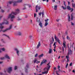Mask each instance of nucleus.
Masks as SVG:
<instances>
[{
  "instance_id": "052dcab7",
  "label": "nucleus",
  "mask_w": 75,
  "mask_h": 75,
  "mask_svg": "<svg viewBox=\"0 0 75 75\" xmlns=\"http://www.w3.org/2000/svg\"><path fill=\"white\" fill-rule=\"evenodd\" d=\"M68 5H69L70 4V2H69V1H68Z\"/></svg>"
},
{
  "instance_id": "393cba45",
  "label": "nucleus",
  "mask_w": 75,
  "mask_h": 75,
  "mask_svg": "<svg viewBox=\"0 0 75 75\" xmlns=\"http://www.w3.org/2000/svg\"><path fill=\"white\" fill-rule=\"evenodd\" d=\"M21 34H22V33L20 32H19L18 33V35L20 36L21 35Z\"/></svg>"
},
{
  "instance_id": "603ef678",
  "label": "nucleus",
  "mask_w": 75,
  "mask_h": 75,
  "mask_svg": "<svg viewBox=\"0 0 75 75\" xmlns=\"http://www.w3.org/2000/svg\"><path fill=\"white\" fill-rule=\"evenodd\" d=\"M1 41H2V42H3V43H5V42L3 41V39H1Z\"/></svg>"
},
{
  "instance_id": "864d4df0",
  "label": "nucleus",
  "mask_w": 75,
  "mask_h": 75,
  "mask_svg": "<svg viewBox=\"0 0 75 75\" xmlns=\"http://www.w3.org/2000/svg\"><path fill=\"white\" fill-rule=\"evenodd\" d=\"M65 34L66 35H68V33L67 32V31L66 32Z\"/></svg>"
},
{
  "instance_id": "4d7b16f0",
  "label": "nucleus",
  "mask_w": 75,
  "mask_h": 75,
  "mask_svg": "<svg viewBox=\"0 0 75 75\" xmlns=\"http://www.w3.org/2000/svg\"><path fill=\"white\" fill-rule=\"evenodd\" d=\"M40 62L38 61L37 62H36V64H38V63H40Z\"/></svg>"
},
{
  "instance_id": "680f3d73",
  "label": "nucleus",
  "mask_w": 75,
  "mask_h": 75,
  "mask_svg": "<svg viewBox=\"0 0 75 75\" xmlns=\"http://www.w3.org/2000/svg\"><path fill=\"white\" fill-rule=\"evenodd\" d=\"M71 25H74V23H72V22H71Z\"/></svg>"
},
{
  "instance_id": "49530a36",
  "label": "nucleus",
  "mask_w": 75,
  "mask_h": 75,
  "mask_svg": "<svg viewBox=\"0 0 75 75\" xmlns=\"http://www.w3.org/2000/svg\"><path fill=\"white\" fill-rule=\"evenodd\" d=\"M36 17V13H34V17L35 18Z\"/></svg>"
},
{
  "instance_id": "cd10ccee",
  "label": "nucleus",
  "mask_w": 75,
  "mask_h": 75,
  "mask_svg": "<svg viewBox=\"0 0 75 75\" xmlns=\"http://www.w3.org/2000/svg\"><path fill=\"white\" fill-rule=\"evenodd\" d=\"M73 18H74V17L73 16V15H72V14H71V20H73Z\"/></svg>"
},
{
  "instance_id": "8fccbe9b",
  "label": "nucleus",
  "mask_w": 75,
  "mask_h": 75,
  "mask_svg": "<svg viewBox=\"0 0 75 75\" xmlns=\"http://www.w3.org/2000/svg\"><path fill=\"white\" fill-rule=\"evenodd\" d=\"M56 72L57 75H59V74H58V71H56Z\"/></svg>"
},
{
  "instance_id": "6e6552de",
  "label": "nucleus",
  "mask_w": 75,
  "mask_h": 75,
  "mask_svg": "<svg viewBox=\"0 0 75 75\" xmlns=\"http://www.w3.org/2000/svg\"><path fill=\"white\" fill-rule=\"evenodd\" d=\"M37 22L39 23V25L41 27H42V23L41 22H40V19H39L38 20H37Z\"/></svg>"
},
{
  "instance_id": "f3484780",
  "label": "nucleus",
  "mask_w": 75,
  "mask_h": 75,
  "mask_svg": "<svg viewBox=\"0 0 75 75\" xmlns=\"http://www.w3.org/2000/svg\"><path fill=\"white\" fill-rule=\"evenodd\" d=\"M44 55V54H41V55H40L39 56V58H41V57H42Z\"/></svg>"
},
{
  "instance_id": "0eeeda50",
  "label": "nucleus",
  "mask_w": 75,
  "mask_h": 75,
  "mask_svg": "<svg viewBox=\"0 0 75 75\" xmlns=\"http://www.w3.org/2000/svg\"><path fill=\"white\" fill-rule=\"evenodd\" d=\"M12 71V68H11V67H10L8 69L7 72L8 73H9V74H10Z\"/></svg>"
},
{
  "instance_id": "bb28decb",
  "label": "nucleus",
  "mask_w": 75,
  "mask_h": 75,
  "mask_svg": "<svg viewBox=\"0 0 75 75\" xmlns=\"http://www.w3.org/2000/svg\"><path fill=\"white\" fill-rule=\"evenodd\" d=\"M68 16L69 17L68 21H70V16H69V15L68 14Z\"/></svg>"
},
{
  "instance_id": "aec40b11",
  "label": "nucleus",
  "mask_w": 75,
  "mask_h": 75,
  "mask_svg": "<svg viewBox=\"0 0 75 75\" xmlns=\"http://www.w3.org/2000/svg\"><path fill=\"white\" fill-rule=\"evenodd\" d=\"M63 45L64 48H66V47H67V46L65 45V43H63Z\"/></svg>"
},
{
  "instance_id": "c9c22d12",
  "label": "nucleus",
  "mask_w": 75,
  "mask_h": 75,
  "mask_svg": "<svg viewBox=\"0 0 75 75\" xmlns=\"http://www.w3.org/2000/svg\"><path fill=\"white\" fill-rule=\"evenodd\" d=\"M42 17H43L44 15V11H43L42 12Z\"/></svg>"
},
{
  "instance_id": "473e14b6",
  "label": "nucleus",
  "mask_w": 75,
  "mask_h": 75,
  "mask_svg": "<svg viewBox=\"0 0 75 75\" xmlns=\"http://www.w3.org/2000/svg\"><path fill=\"white\" fill-rule=\"evenodd\" d=\"M1 50H2V51H5V49H4V48H1Z\"/></svg>"
},
{
  "instance_id": "1a4fd4ad",
  "label": "nucleus",
  "mask_w": 75,
  "mask_h": 75,
  "mask_svg": "<svg viewBox=\"0 0 75 75\" xmlns=\"http://www.w3.org/2000/svg\"><path fill=\"white\" fill-rule=\"evenodd\" d=\"M28 67H29V66L28 65V64H27L26 66V68H25V72H28ZM26 68H27V69Z\"/></svg>"
},
{
  "instance_id": "b1692460",
  "label": "nucleus",
  "mask_w": 75,
  "mask_h": 75,
  "mask_svg": "<svg viewBox=\"0 0 75 75\" xmlns=\"http://www.w3.org/2000/svg\"><path fill=\"white\" fill-rule=\"evenodd\" d=\"M34 63H36V62L37 61V59L35 58V60L33 61Z\"/></svg>"
},
{
  "instance_id": "412c9836",
  "label": "nucleus",
  "mask_w": 75,
  "mask_h": 75,
  "mask_svg": "<svg viewBox=\"0 0 75 75\" xmlns=\"http://www.w3.org/2000/svg\"><path fill=\"white\" fill-rule=\"evenodd\" d=\"M13 1H10L8 2V3L9 4H11L12 3H13Z\"/></svg>"
},
{
  "instance_id": "c85d7f7f",
  "label": "nucleus",
  "mask_w": 75,
  "mask_h": 75,
  "mask_svg": "<svg viewBox=\"0 0 75 75\" xmlns=\"http://www.w3.org/2000/svg\"><path fill=\"white\" fill-rule=\"evenodd\" d=\"M72 7H75V4H74L72 3Z\"/></svg>"
},
{
  "instance_id": "e2e57ef3",
  "label": "nucleus",
  "mask_w": 75,
  "mask_h": 75,
  "mask_svg": "<svg viewBox=\"0 0 75 75\" xmlns=\"http://www.w3.org/2000/svg\"><path fill=\"white\" fill-rule=\"evenodd\" d=\"M50 62H49L48 64H47V65H50Z\"/></svg>"
},
{
  "instance_id": "6ab92c4d",
  "label": "nucleus",
  "mask_w": 75,
  "mask_h": 75,
  "mask_svg": "<svg viewBox=\"0 0 75 75\" xmlns=\"http://www.w3.org/2000/svg\"><path fill=\"white\" fill-rule=\"evenodd\" d=\"M27 6V5L26 4H25L24 5V8H23V10H25V9H26V8H25V7H26Z\"/></svg>"
},
{
  "instance_id": "f257e3e1",
  "label": "nucleus",
  "mask_w": 75,
  "mask_h": 75,
  "mask_svg": "<svg viewBox=\"0 0 75 75\" xmlns=\"http://www.w3.org/2000/svg\"><path fill=\"white\" fill-rule=\"evenodd\" d=\"M4 22H2L1 23H0V29H1V30H0V32L1 31H2V32L4 33V32L7 31V30H11V28H12V25H11L9 26V27L8 28H7L4 30H2V29H3V28L4 27V26L2 25H3L4 24H5L6 25H7L9 23L8 22L6 19L5 20H4Z\"/></svg>"
},
{
  "instance_id": "5fc2aeb1",
  "label": "nucleus",
  "mask_w": 75,
  "mask_h": 75,
  "mask_svg": "<svg viewBox=\"0 0 75 75\" xmlns=\"http://www.w3.org/2000/svg\"><path fill=\"white\" fill-rule=\"evenodd\" d=\"M72 63H71L70 64V66L71 67V66H72Z\"/></svg>"
},
{
  "instance_id": "ea45409f",
  "label": "nucleus",
  "mask_w": 75,
  "mask_h": 75,
  "mask_svg": "<svg viewBox=\"0 0 75 75\" xmlns=\"http://www.w3.org/2000/svg\"><path fill=\"white\" fill-rule=\"evenodd\" d=\"M71 12H72L74 10V9L73 8H71Z\"/></svg>"
},
{
  "instance_id": "a878e982",
  "label": "nucleus",
  "mask_w": 75,
  "mask_h": 75,
  "mask_svg": "<svg viewBox=\"0 0 75 75\" xmlns=\"http://www.w3.org/2000/svg\"><path fill=\"white\" fill-rule=\"evenodd\" d=\"M3 35H5V36H6V37H7L8 38H9V39H10V37H9V36H8V35H7L4 34Z\"/></svg>"
},
{
  "instance_id": "a18cd8bd",
  "label": "nucleus",
  "mask_w": 75,
  "mask_h": 75,
  "mask_svg": "<svg viewBox=\"0 0 75 75\" xmlns=\"http://www.w3.org/2000/svg\"><path fill=\"white\" fill-rule=\"evenodd\" d=\"M62 50L63 51V52H64V48L63 47H62Z\"/></svg>"
},
{
  "instance_id": "de8ad7c7",
  "label": "nucleus",
  "mask_w": 75,
  "mask_h": 75,
  "mask_svg": "<svg viewBox=\"0 0 75 75\" xmlns=\"http://www.w3.org/2000/svg\"><path fill=\"white\" fill-rule=\"evenodd\" d=\"M0 59H2V60L4 59V57L1 58Z\"/></svg>"
},
{
  "instance_id": "f704fd0d",
  "label": "nucleus",
  "mask_w": 75,
  "mask_h": 75,
  "mask_svg": "<svg viewBox=\"0 0 75 75\" xmlns=\"http://www.w3.org/2000/svg\"><path fill=\"white\" fill-rule=\"evenodd\" d=\"M14 69L15 70H16L17 69V66H15L14 67Z\"/></svg>"
},
{
  "instance_id": "4468645a",
  "label": "nucleus",
  "mask_w": 75,
  "mask_h": 75,
  "mask_svg": "<svg viewBox=\"0 0 75 75\" xmlns=\"http://www.w3.org/2000/svg\"><path fill=\"white\" fill-rule=\"evenodd\" d=\"M67 10H71V7L69 6H67Z\"/></svg>"
},
{
  "instance_id": "4c0bfd02",
  "label": "nucleus",
  "mask_w": 75,
  "mask_h": 75,
  "mask_svg": "<svg viewBox=\"0 0 75 75\" xmlns=\"http://www.w3.org/2000/svg\"><path fill=\"white\" fill-rule=\"evenodd\" d=\"M52 42H54V38H53V37L52 38Z\"/></svg>"
},
{
  "instance_id": "79ce46f5",
  "label": "nucleus",
  "mask_w": 75,
  "mask_h": 75,
  "mask_svg": "<svg viewBox=\"0 0 75 75\" xmlns=\"http://www.w3.org/2000/svg\"><path fill=\"white\" fill-rule=\"evenodd\" d=\"M37 55H38V54H36L35 55V57H37Z\"/></svg>"
},
{
  "instance_id": "2f4dec72",
  "label": "nucleus",
  "mask_w": 75,
  "mask_h": 75,
  "mask_svg": "<svg viewBox=\"0 0 75 75\" xmlns=\"http://www.w3.org/2000/svg\"><path fill=\"white\" fill-rule=\"evenodd\" d=\"M48 23L47 22H45V26H47V25H48Z\"/></svg>"
},
{
  "instance_id": "338daca9",
  "label": "nucleus",
  "mask_w": 75,
  "mask_h": 75,
  "mask_svg": "<svg viewBox=\"0 0 75 75\" xmlns=\"http://www.w3.org/2000/svg\"><path fill=\"white\" fill-rule=\"evenodd\" d=\"M53 50H54V52H55V49L54 48V49H53Z\"/></svg>"
},
{
  "instance_id": "5701e85b",
  "label": "nucleus",
  "mask_w": 75,
  "mask_h": 75,
  "mask_svg": "<svg viewBox=\"0 0 75 75\" xmlns=\"http://www.w3.org/2000/svg\"><path fill=\"white\" fill-rule=\"evenodd\" d=\"M22 1V0H18L16 2L17 3H21Z\"/></svg>"
},
{
  "instance_id": "9d476101",
  "label": "nucleus",
  "mask_w": 75,
  "mask_h": 75,
  "mask_svg": "<svg viewBox=\"0 0 75 75\" xmlns=\"http://www.w3.org/2000/svg\"><path fill=\"white\" fill-rule=\"evenodd\" d=\"M15 51H16V53L17 54L18 56H19V51L18 50V49L17 48L15 49Z\"/></svg>"
},
{
  "instance_id": "72a5a7b5",
  "label": "nucleus",
  "mask_w": 75,
  "mask_h": 75,
  "mask_svg": "<svg viewBox=\"0 0 75 75\" xmlns=\"http://www.w3.org/2000/svg\"><path fill=\"white\" fill-rule=\"evenodd\" d=\"M62 7L63 9H64V10H66V9H67V8L66 7H64V6H62Z\"/></svg>"
},
{
  "instance_id": "69168bd1",
  "label": "nucleus",
  "mask_w": 75,
  "mask_h": 75,
  "mask_svg": "<svg viewBox=\"0 0 75 75\" xmlns=\"http://www.w3.org/2000/svg\"><path fill=\"white\" fill-rule=\"evenodd\" d=\"M58 68H60V66L59 65H58Z\"/></svg>"
},
{
  "instance_id": "a19ab883",
  "label": "nucleus",
  "mask_w": 75,
  "mask_h": 75,
  "mask_svg": "<svg viewBox=\"0 0 75 75\" xmlns=\"http://www.w3.org/2000/svg\"><path fill=\"white\" fill-rule=\"evenodd\" d=\"M1 12L2 13H4V11L3 10V9H1Z\"/></svg>"
},
{
  "instance_id": "e433bc0d",
  "label": "nucleus",
  "mask_w": 75,
  "mask_h": 75,
  "mask_svg": "<svg viewBox=\"0 0 75 75\" xmlns=\"http://www.w3.org/2000/svg\"><path fill=\"white\" fill-rule=\"evenodd\" d=\"M53 43V42H52L51 41H50V47H51V44H52Z\"/></svg>"
},
{
  "instance_id": "a211bd4d",
  "label": "nucleus",
  "mask_w": 75,
  "mask_h": 75,
  "mask_svg": "<svg viewBox=\"0 0 75 75\" xmlns=\"http://www.w3.org/2000/svg\"><path fill=\"white\" fill-rule=\"evenodd\" d=\"M54 9L55 10H57V5L54 6Z\"/></svg>"
},
{
  "instance_id": "0e129e2a",
  "label": "nucleus",
  "mask_w": 75,
  "mask_h": 75,
  "mask_svg": "<svg viewBox=\"0 0 75 75\" xmlns=\"http://www.w3.org/2000/svg\"><path fill=\"white\" fill-rule=\"evenodd\" d=\"M2 63H3V62H0V64H2Z\"/></svg>"
},
{
  "instance_id": "7ed1b4c3",
  "label": "nucleus",
  "mask_w": 75,
  "mask_h": 75,
  "mask_svg": "<svg viewBox=\"0 0 75 75\" xmlns=\"http://www.w3.org/2000/svg\"><path fill=\"white\" fill-rule=\"evenodd\" d=\"M68 53L67 54V56H66V57L67 60V62L69 61V55L70 54H71L72 53V51L71 49H68Z\"/></svg>"
},
{
  "instance_id": "9b49d317",
  "label": "nucleus",
  "mask_w": 75,
  "mask_h": 75,
  "mask_svg": "<svg viewBox=\"0 0 75 75\" xmlns=\"http://www.w3.org/2000/svg\"><path fill=\"white\" fill-rule=\"evenodd\" d=\"M5 57V58H7V59H10V57H9L7 54H6Z\"/></svg>"
},
{
  "instance_id": "f03ea898",
  "label": "nucleus",
  "mask_w": 75,
  "mask_h": 75,
  "mask_svg": "<svg viewBox=\"0 0 75 75\" xmlns=\"http://www.w3.org/2000/svg\"><path fill=\"white\" fill-rule=\"evenodd\" d=\"M16 11L15 12H12L11 13L9 14L8 16V18H11V21H13V18L15 17V16L13 15H16L18 13H20V10L18 9H16Z\"/></svg>"
},
{
  "instance_id": "c756f323",
  "label": "nucleus",
  "mask_w": 75,
  "mask_h": 75,
  "mask_svg": "<svg viewBox=\"0 0 75 75\" xmlns=\"http://www.w3.org/2000/svg\"><path fill=\"white\" fill-rule=\"evenodd\" d=\"M67 40H70V38H69L68 36H67Z\"/></svg>"
},
{
  "instance_id": "3c124183",
  "label": "nucleus",
  "mask_w": 75,
  "mask_h": 75,
  "mask_svg": "<svg viewBox=\"0 0 75 75\" xmlns=\"http://www.w3.org/2000/svg\"><path fill=\"white\" fill-rule=\"evenodd\" d=\"M55 44H56V42H54V44H53V45L54 46H56V45H55Z\"/></svg>"
},
{
  "instance_id": "20e7f679",
  "label": "nucleus",
  "mask_w": 75,
  "mask_h": 75,
  "mask_svg": "<svg viewBox=\"0 0 75 75\" xmlns=\"http://www.w3.org/2000/svg\"><path fill=\"white\" fill-rule=\"evenodd\" d=\"M41 8V6H39L38 5L36 6V12L37 13L38 12V8L39 10H40Z\"/></svg>"
},
{
  "instance_id": "39448f33",
  "label": "nucleus",
  "mask_w": 75,
  "mask_h": 75,
  "mask_svg": "<svg viewBox=\"0 0 75 75\" xmlns=\"http://www.w3.org/2000/svg\"><path fill=\"white\" fill-rule=\"evenodd\" d=\"M50 68H51V66L47 65V67H45L44 69V70L45 71H46V70H47V71H49V69H50Z\"/></svg>"
},
{
  "instance_id": "423d86ee",
  "label": "nucleus",
  "mask_w": 75,
  "mask_h": 75,
  "mask_svg": "<svg viewBox=\"0 0 75 75\" xmlns=\"http://www.w3.org/2000/svg\"><path fill=\"white\" fill-rule=\"evenodd\" d=\"M54 39L56 40V41H57V42H58L59 44H61L60 43V41H59V40L58 38L56 36V35H54Z\"/></svg>"
},
{
  "instance_id": "37998d69",
  "label": "nucleus",
  "mask_w": 75,
  "mask_h": 75,
  "mask_svg": "<svg viewBox=\"0 0 75 75\" xmlns=\"http://www.w3.org/2000/svg\"><path fill=\"white\" fill-rule=\"evenodd\" d=\"M64 3V5L65 6V7H66V5L65 4V1H63Z\"/></svg>"
},
{
  "instance_id": "7c9ffc66",
  "label": "nucleus",
  "mask_w": 75,
  "mask_h": 75,
  "mask_svg": "<svg viewBox=\"0 0 75 75\" xmlns=\"http://www.w3.org/2000/svg\"><path fill=\"white\" fill-rule=\"evenodd\" d=\"M48 20H49V19H47L46 20H45V23H48Z\"/></svg>"
},
{
  "instance_id": "ddd939ff",
  "label": "nucleus",
  "mask_w": 75,
  "mask_h": 75,
  "mask_svg": "<svg viewBox=\"0 0 75 75\" xmlns=\"http://www.w3.org/2000/svg\"><path fill=\"white\" fill-rule=\"evenodd\" d=\"M13 6H17V4H16L17 2V1L16 2V1H13Z\"/></svg>"
},
{
  "instance_id": "58836bf2",
  "label": "nucleus",
  "mask_w": 75,
  "mask_h": 75,
  "mask_svg": "<svg viewBox=\"0 0 75 75\" xmlns=\"http://www.w3.org/2000/svg\"><path fill=\"white\" fill-rule=\"evenodd\" d=\"M68 64L67 63V65H66V68H67L68 67Z\"/></svg>"
},
{
  "instance_id": "f8f14e48",
  "label": "nucleus",
  "mask_w": 75,
  "mask_h": 75,
  "mask_svg": "<svg viewBox=\"0 0 75 75\" xmlns=\"http://www.w3.org/2000/svg\"><path fill=\"white\" fill-rule=\"evenodd\" d=\"M47 62V60H45L44 61H43L41 63L40 65H42L44 63H45Z\"/></svg>"
},
{
  "instance_id": "2eb2a0df",
  "label": "nucleus",
  "mask_w": 75,
  "mask_h": 75,
  "mask_svg": "<svg viewBox=\"0 0 75 75\" xmlns=\"http://www.w3.org/2000/svg\"><path fill=\"white\" fill-rule=\"evenodd\" d=\"M48 72V70H47L46 71H45L44 72H42V74H47Z\"/></svg>"
},
{
  "instance_id": "4be33fe9",
  "label": "nucleus",
  "mask_w": 75,
  "mask_h": 75,
  "mask_svg": "<svg viewBox=\"0 0 75 75\" xmlns=\"http://www.w3.org/2000/svg\"><path fill=\"white\" fill-rule=\"evenodd\" d=\"M51 52H52V49H50L49 53V54H51Z\"/></svg>"
},
{
  "instance_id": "774afa93",
  "label": "nucleus",
  "mask_w": 75,
  "mask_h": 75,
  "mask_svg": "<svg viewBox=\"0 0 75 75\" xmlns=\"http://www.w3.org/2000/svg\"><path fill=\"white\" fill-rule=\"evenodd\" d=\"M73 72L75 73V70H73L72 71Z\"/></svg>"
},
{
  "instance_id": "bf43d9fd",
  "label": "nucleus",
  "mask_w": 75,
  "mask_h": 75,
  "mask_svg": "<svg viewBox=\"0 0 75 75\" xmlns=\"http://www.w3.org/2000/svg\"><path fill=\"white\" fill-rule=\"evenodd\" d=\"M59 19H57V20H56V21H57V22H58L59 21Z\"/></svg>"
},
{
  "instance_id": "6e6d98bb",
  "label": "nucleus",
  "mask_w": 75,
  "mask_h": 75,
  "mask_svg": "<svg viewBox=\"0 0 75 75\" xmlns=\"http://www.w3.org/2000/svg\"><path fill=\"white\" fill-rule=\"evenodd\" d=\"M18 21H19V20H21V19H20V18H18Z\"/></svg>"
},
{
  "instance_id": "13d9d810",
  "label": "nucleus",
  "mask_w": 75,
  "mask_h": 75,
  "mask_svg": "<svg viewBox=\"0 0 75 75\" xmlns=\"http://www.w3.org/2000/svg\"><path fill=\"white\" fill-rule=\"evenodd\" d=\"M0 74H1V75H4V74H3L2 73H1Z\"/></svg>"
},
{
  "instance_id": "09e8293b",
  "label": "nucleus",
  "mask_w": 75,
  "mask_h": 75,
  "mask_svg": "<svg viewBox=\"0 0 75 75\" xmlns=\"http://www.w3.org/2000/svg\"><path fill=\"white\" fill-rule=\"evenodd\" d=\"M41 13H42L41 12L39 13V16H41Z\"/></svg>"
},
{
  "instance_id": "c03bdc74",
  "label": "nucleus",
  "mask_w": 75,
  "mask_h": 75,
  "mask_svg": "<svg viewBox=\"0 0 75 75\" xmlns=\"http://www.w3.org/2000/svg\"><path fill=\"white\" fill-rule=\"evenodd\" d=\"M64 3V5L65 6V7H66V5L65 4V1H63Z\"/></svg>"
},
{
  "instance_id": "dca6fc26",
  "label": "nucleus",
  "mask_w": 75,
  "mask_h": 75,
  "mask_svg": "<svg viewBox=\"0 0 75 75\" xmlns=\"http://www.w3.org/2000/svg\"><path fill=\"white\" fill-rule=\"evenodd\" d=\"M41 45V44H40V42H38V45L37 47V48H39V47Z\"/></svg>"
}]
</instances>
